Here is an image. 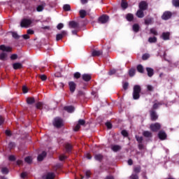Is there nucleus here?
Listing matches in <instances>:
<instances>
[{"instance_id": "1", "label": "nucleus", "mask_w": 179, "mask_h": 179, "mask_svg": "<svg viewBox=\"0 0 179 179\" xmlns=\"http://www.w3.org/2000/svg\"><path fill=\"white\" fill-rule=\"evenodd\" d=\"M1 51H3L0 53V60L6 61L8 59V53L12 51V48L9 46H6L5 45H0Z\"/></svg>"}, {"instance_id": "2", "label": "nucleus", "mask_w": 179, "mask_h": 179, "mask_svg": "<svg viewBox=\"0 0 179 179\" xmlns=\"http://www.w3.org/2000/svg\"><path fill=\"white\" fill-rule=\"evenodd\" d=\"M141 93V87L139 85H135L134 87V91H133V99L134 100H138L139 99Z\"/></svg>"}, {"instance_id": "3", "label": "nucleus", "mask_w": 179, "mask_h": 179, "mask_svg": "<svg viewBox=\"0 0 179 179\" xmlns=\"http://www.w3.org/2000/svg\"><path fill=\"white\" fill-rule=\"evenodd\" d=\"M53 125L56 128H61L64 126V121L60 117H55L53 120Z\"/></svg>"}, {"instance_id": "4", "label": "nucleus", "mask_w": 179, "mask_h": 179, "mask_svg": "<svg viewBox=\"0 0 179 179\" xmlns=\"http://www.w3.org/2000/svg\"><path fill=\"white\" fill-rule=\"evenodd\" d=\"M33 23V20L30 19H24L21 21L20 26L21 27H29Z\"/></svg>"}, {"instance_id": "5", "label": "nucleus", "mask_w": 179, "mask_h": 179, "mask_svg": "<svg viewBox=\"0 0 179 179\" xmlns=\"http://www.w3.org/2000/svg\"><path fill=\"white\" fill-rule=\"evenodd\" d=\"M160 128H162V125L159 123L152 124L150 126V129H151L152 132H157Z\"/></svg>"}, {"instance_id": "6", "label": "nucleus", "mask_w": 179, "mask_h": 179, "mask_svg": "<svg viewBox=\"0 0 179 179\" xmlns=\"http://www.w3.org/2000/svg\"><path fill=\"white\" fill-rule=\"evenodd\" d=\"M69 87L71 93H74L75 90H76V83L73 81H70L69 83Z\"/></svg>"}, {"instance_id": "7", "label": "nucleus", "mask_w": 179, "mask_h": 179, "mask_svg": "<svg viewBox=\"0 0 179 179\" xmlns=\"http://www.w3.org/2000/svg\"><path fill=\"white\" fill-rule=\"evenodd\" d=\"M86 122L83 120H79L78 124L75 127L74 131H78L79 129H80V125H85Z\"/></svg>"}, {"instance_id": "8", "label": "nucleus", "mask_w": 179, "mask_h": 179, "mask_svg": "<svg viewBox=\"0 0 179 179\" xmlns=\"http://www.w3.org/2000/svg\"><path fill=\"white\" fill-rule=\"evenodd\" d=\"M69 26L70 29H78L79 28V23L75 22V21H71L69 23Z\"/></svg>"}, {"instance_id": "9", "label": "nucleus", "mask_w": 179, "mask_h": 179, "mask_svg": "<svg viewBox=\"0 0 179 179\" xmlns=\"http://www.w3.org/2000/svg\"><path fill=\"white\" fill-rule=\"evenodd\" d=\"M47 105L44 104L43 102H38L36 104V108L37 110H43V108H47Z\"/></svg>"}, {"instance_id": "10", "label": "nucleus", "mask_w": 179, "mask_h": 179, "mask_svg": "<svg viewBox=\"0 0 179 179\" xmlns=\"http://www.w3.org/2000/svg\"><path fill=\"white\" fill-rule=\"evenodd\" d=\"M99 22L100 23L104 24L108 22V16L107 15H102L99 18Z\"/></svg>"}, {"instance_id": "11", "label": "nucleus", "mask_w": 179, "mask_h": 179, "mask_svg": "<svg viewBox=\"0 0 179 179\" xmlns=\"http://www.w3.org/2000/svg\"><path fill=\"white\" fill-rule=\"evenodd\" d=\"M139 9H141V10H146L148 9V3H146L145 1H141L139 3Z\"/></svg>"}, {"instance_id": "12", "label": "nucleus", "mask_w": 179, "mask_h": 179, "mask_svg": "<svg viewBox=\"0 0 179 179\" xmlns=\"http://www.w3.org/2000/svg\"><path fill=\"white\" fill-rule=\"evenodd\" d=\"M64 36H66V31H62L61 34H57L56 41H59V40L62 39Z\"/></svg>"}, {"instance_id": "13", "label": "nucleus", "mask_w": 179, "mask_h": 179, "mask_svg": "<svg viewBox=\"0 0 179 179\" xmlns=\"http://www.w3.org/2000/svg\"><path fill=\"white\" fill-rule=\"evenodd\" d=\"M161 38H162V40H164L165 41H166L167 40H170V32L162 33Z\"/></svg>"}, {"instance_id": "14", "label": "nucleus", "mask_w": 179, "mask_h": 179, "mask_svg": "<svg viewBox=\"0 0 179 179\" xmlns=\"http://www.w3.org/2000/svg\"><path fill=\"white\" fill-rule=\"evenodd\" d=\"M162 17L164 20H169V19H170V17H171V13L169 11H166V12L164 13Z\"/></svg>"}, {"instance_id": "15", "label": "nucleus", "mask_w": 179, "mask_h": 179, "mask_svg": "<svg viewBox=\"0 0 179 179\" xmlns=\"http://www.w3.org/2000/svg\"><path fill=\"white\" fill-rule=\"evenodd\" d=\"M27 103L29 106H31L32 104H34L36 103V99L34 97H27L26 99Z\"/></svg>"}, {"instance_id": "16", "label": "nucleus", "mask_w": 179, "mask_h": 179, "mask_svg": "<svg viewBox=\"0 0 179 179\" xmlns=\"http://www.w3.org/2000/svg\"><path fill=\"white\" fill-rule=\"evenodd\" d=\"M158 136H159V139H161V141H164V139H166V138H167V134H166V132L161 131L159 132Z\"/></svg>"}, {"instance_id": "17", "label": "nucleus", "mask_w": 179, "mask_h": 179, "mask_svg": "<svg viewBox=\"0 0 179 179\" xmlns=\"http://www.w3.org/2000/svg\"><path fill=\"white\" fill-rule=\"evenodd\" d=\"M55 178V175L54 173H48L43 177V179H54Z\"/></svg>"}, {"instance_id": "18", "label": "nucleus", "mask_w": 179, "mask_h": 179, "mask_svg": "<svg viewBox=\"0 0 179 179\" xmlns=\"http://www.w3.org/2000/svg\"><path fill=\"white\" fill-rule=\"evenodd\" d=\"M150 117L152 121H156V120H157L158 118L157 114H156V112H155L154 110L150 111Z\"/></svg>"}, {"instance_id": "19", "label": "nucleus", "mask_w": 179, "mask_h": 179, "mask_svg": "<svg viewBox=\"0 0 179 179\" xmlns=\"http://www.w3.org/2000/svg\"><path fill=\"white\" fill-rule=\"evenodd\" d=\"M103 54L102 50H94L92 52V57H100Z\"/></svg>"}, {"instance_id": "20", "label": "nucleus", "mask_w": 179, "mask_h": 179, "mask_svg": "<svg viewBox=\"0 0 179 179\" xmlns=\"http://www.w3.org/2000/svg\"><path fill=\"white\" fill-rule=\"evenodd\" d=\"M47 156V152H43L41 155L38 156V162H43L44 160V157Z\"/></svg>"}, {"instance_id": "21", "label": "nucleus", "mask_w": 179, "mask_h": 179, "mask_svg": "<svg viewBox=\"0 0 179 179\" xmlns=\"http://www.w3.org/2000/svg\"><path fill=\"white\" fill-rule=\"evenodd\" d=\"M13 69H20L22 68H23V65L22 64V63H14L13 64Z\"/></svg>"}, {"instance_id": "22", "label": "nucleus", "mask_w": 179, "mask_h": 179, "mask_svg": "<svg viewBox=\"0 0 179 179\" xmlns=\"http://www.w3.org/2000/svg\"><path fill=\"white\" fill-rule=\"evenodd\" d=\"M136 15L137 17L140 18L144 17L145 16V14H143V10H141V8L136 12Z\"/></svg>"}, {"instance_id": "23", "label": "nucleus", "mask_w": 179, "mask_h": 179, "mask_svg": "<svg viewBox=\"0 0 179 179\" xmlns=\"http://www.w3.org/2000/svg\"><path fill=\"white\" fill-rule=\"evenodd\" d=\"M146 71H147V72H148V76H149L150 78H152V76H153V74L155 73H154V71H153V69L148 67V68L146 69Z\"/></svg>"}, {"instance_id": "24", "label": "nucleus", "mask_w": 179, "mask_h": 179, "mask_svg": "<svg viewBox=\"0 0 179 179\" xmlns=\"http://www.w3.org/2000/svg\"><path fill=\"white\" fill-rule=\"evenodd\" d=\"M45 7V3H43L41 5L38 6V7L36 8L37 12H43Z\"/></svg>"}, {"instance_id": "25", "label": "nucleus", "mask_w": 179, "mask_h": 179, "mask_svg": "<svg viewBox=\"0 0 179 179\" xmlns=\"http://www.w3.org/2000/svg\"><path fill=\"white\" fill-rule=\"evenodd\" d=\"M83 79L85 82H89V80H90V79H92V76L90 74H83Z\"/></svg>"}, {"instance_id": "26", "label": "nucleus", "mask_w": 179, "mask_h": 179, "mask_svg": "<svg viewBox=\"0 0 179 179\" xmlns=\"http://www.w3.org/2000/svg\"><path fill=\"white\" fill-rule=\"evenodd\" d=\"M64 110L68 113H73V111H75V108L73 106H66L64 107Z\"/></svg>"}, {"instance_id": "27", "label": "nucleus", "mask_w": 179, "mask_h": 179, "mask_svg": "<svg viewBox=\"0 0 179 179\" xmlns=\"http://www.w3.org/2000/svg\"><path fill=\"white\" fill-rule=\"evenodd\" d=\"M111 149L113 152H118L119 150H121V146L120 145H112Z\"/></svg>"}, {"instance_id": "28", "label": "nucleus", "mask_w": 179, "mask_h": 179, "mask_svg": "<svg viewBox=\"0 0 179 179\" xmlns=\"http://www.w3.org/2000/svg\"><path fill=\"white\" fill-rule=\"evenodd\" d=\"M143 136H145V138H152V132L149 131H145L143 132Z\"/></svg>"}, {"instance_id": "29", "label": "nucleus", "mask_w": 179, "mask_h": 179, "mask_svg": "<svg viewBox=\"0 0 179 179\" xmlns=\"http://www.w3.org/2000/svg\"><path fill=\"white\" fill-rule=\"evenodd\" d=\"M126 19L128 20V22H132L134 20V15L131 13H129L126 15Z\"/></svg>"}, {"instance_id": "30", "label": "nucleus", "mask_w": 179, "mask_h": 179, "mask_svg": "<svg viewBox=\"0 0 179 179\" xmlns=\"http://www.w3.org/2000/svg\"><path fill=\"white\" fill-rule=\"evenodd\" d=\"M121 7L122 9H127L128 8V3L125 0H122Z\"/></svg>"}, {"instance_id": "31", "label": "nucleus", "mask_w": 179, "mask_h": 179, "mask_svg": "<svg viewBox=\"0 0 179 179\" xmlns=\"http://www.w3.org/2000/svg\"><path fill=\"white\" fill-rule=\"evenodd\" d=\"M24 160L25 162L28 164H31V163L33 162V158H31V157H25Z\"/></svg>"}, {"instance_id": "32", "label": "nucleus", "mask_w": 179, "mask_h": 179, "mask_svg": "<svg viewBox=\"0 0 179 179\" xmlns=\"http://www.w3.org/2000/svg\"><path fill=\"white\" fill-rule=\"evenodd\" d=\"M95 160H98L99 162L103 160V155L101 154H98L94 156Z\"/></svg>"}, {"instance_id": "33", "label": "nucleus", "mask_w": 179, "mask_h": 179, "mask_svg": "<svg viewBox=\"0 0 179 179\" xmlns=\"http://www.w3.org/2000/svg\"><path fill=\"white\" fill-rule=\"evenodd\" d=\"M87 15L86 10H80V16L82 19H83Z\"/></svg>"}, {"instance_id": "34", "label": "nucleus", "mask_w": 179, "mask_h": 179, "mask_svg": "<svg viewBox=\"0 0 179 179\" xmlns=\"http://www.w3.org/2000/svg\"><path fill=\"white\" fill-rule=\"evenodd\" d=\"M133 30L134 31H135L136 33H138V31H139V24H134L133 25Z\"/></svg>"}, {"instance_id": "35", "label": "nucleus", "mask_w": 179, "mask_h": 179, "mask_svg": "<svg viewBox=\"0 0 179 179\" xmlns=\"http://www.w3.org/2000/svg\"><path fill=\"white\" fill-rule=\"evenodd\" d=\"M137 71L138 72H139L140 73H143V66L139 64L138 66H137Z\"/></svg>"}, {"instance_id": "36", "label": "nucleus", "mask_w": 179, "mask_h": 179, "mask_svg": "<svg viewBox=\"0 0 179 179\" xmlns=\"http://www.w3.org/2000/svg\"><path fill=\"white\" fill-rule=\"evenodd\" d=\"M135 72H136V70H135V69H131L129 71V76H131V77L134 76Z\"/></svg>"}, {"instance_id": "37", "label": "nucleus", "mask_w": 179, "mask_h": 179, "mask_svg": "<svg viewBox=\"0 0 179 179\" xmlns=\"http://www.w3.org/2000/svg\"><path fill=\"white\" fill-rule=\"evenodd\" d=\"M63 9L64 10H65L66 12H68L69 10H71V6L69 4H65L63 6Z\"/></svg>"}, {"instance_id": "38", "label": "nucleus", "mask_w": 179, "mask_h": 179, "mask_svg": "<svg viewBox=\"0 0 179 179\" xmlns=\"http://www.w3.org/2000/svg\"><path fill=\"white\" fill-rule=\"evenodd\" d=\"M71 150H72V145L69 143H66V152H71Z\"/></svg>"}, {"instance_id": "39", "label": "nucleus", "mask_w": 179, "mask_h": 179, "mask_svg": "<svg viewBox=\"0 0 179 179\" xmlns=\"http://www.w3.org/2000/svg\"><path fill=\"white\" fill-rule=\"evenodd\" d=\"M152 22H153V19L148 18L145 20V24H152Z\"/></svg>"}, {"instance_id": "40", "label": "nucleus", "mask_w": 179, "mask_h": 179, "mask_svg": "<svg viewBox=\"0 0 179 179\" xmlns=\"http://www.w3.org/2000/svg\"><path fill=\"white\" fill-rule=\"evenodd\" d=\"M149 43H156L157 41V38L156 37H150L148 39Z\"/></svg>"}, {"instance_id": "41", "label": "nucleus", "mask_w": 179, "mask_h": 179, "mask_svg": "<svg viewBox=\"0 0 179 179\" xmlns=\"http://www.w3.org/2000/svg\"><path fill=\"white\" fill-rule=\"evenodd\" d=\"M172 3L173 6H176L177 8L179 6V0H172Z\"/></svg>"}, {"instance_id": "42", "label": "nucleus", "mask_w": 179, "mask_h": 179, "mask_svg": "<svg viewBox=\"0 0 179 179\" xmlns=\"http://www.w3.org/2000/svg\"><path fill=\"white\" fill-rule=\"evenodd\" d=\"M150 33L151 34H154V36H157V31L156 30V29L152 28L150 29Z\"/></svg>"}, {"instance_id": "43", "label": "nucleus", "mask_w": 179, "mask_h": 179, "mask_svg": "<svg viewBox=\"0 0 179 179\" xmlns=\"http://www.w3.org/2000/svg\"><path fill=\"white\" fill-rule=\"evenodd\" d=\"M136 139L139 142V143H142V141H143V138L142 136H136Z\"/></svg>"}, {"instance_id": "44", "label": "nucleus", "mask_w": 179, "mask_h": 179, "mask_svg": "<svg viewBox=\"0 0 179 179\" xmlns=\"http://www.w3.org/2000/svg\"><path fill=\"white\" fill-rule=\"evenodd\" d=\"M1 173L3 174H8L9 173V170H8L7 168H3L1 169Z\"/></svg>"}, {"instance_id": "45", "label": "nucleus", "mask_w": 179, "mask_h": 179, "mask_svg": "<svg viewBox=\"0 0 179 179\" xmlns=\"http://www.w3.org/2000/svg\"><path fill=\"white\" fill-rule=\"evenodd\" d=\"M64 28V24L62 23H59L57 26V29L58 30H61L62 29Z\"/></svg>"}, {"instance_id": "46", "label": "nucleus", "mask_w": 179, "mask_h": 179, "mask_svg": "<svg viewBox=\"0 0 179 179\" xmlns=\"http://www.w3.org/2000/svg\"><path fill=\"white\" fill-rule=\"evenodd\" d=\"M74 78L76 79H79V78H80V73L79 72H76L74 73Z\"/></svg>"}, {"instance_id": "47", "label": "nucleus", "mask_w": 179, "mask_h": 179, "mask_svg": "<svg viewBox=\"0 0 179 179\" xmlns=\"http://www.w3.org/2000/svg\"><path fill=\"white\" fill-rule=\"evenodd\" d=\"M22 92L24 94H26V93H27V92H29V90L27 89V87H26V85H24L22 87Z\"/></svg>"}, {"instance_id": "48", "label": "nucleus", "mask_w": 179, "mask_h": 179, "mask_svg": "<svg viewBox=\"0 0 179 179\" xmlns=\"http://www.w3.org/2000/svg\"><path fill=\"white\" fill-rule=\"evenodd\" d=\"M65 159H66V156L62 155L59 156V160L60 162H64V160H65Z\"/></svg>"}, {"instance_id": "49", "label": "nucleus", "mask_w": 179, "mask_h": 179, "mask_svg": "<svg viewBox=\"0 0 179 179\" xmlns=\"http://www.w3.org/2000/svg\"><path fill=\"white\" fill-rule=\"evenodd\" d=\"M149 57H150V55H149V54H145L143 55L142 58L145 61V60L148 59V58H149Z\"/></svg>"}, {"instance_id": "50", "label": "nucleus", "mask_w": 179, "mask_h": 179, "mask_svg": "<svg viewBox=\"0 0 179 179\" xmlns=\"http://www.w3.org/2000/svg\"><path fill=\"white\" fill-rule=\"evenodd\" d=\"M10 59H12V60L17 59V55L16 54L12 55L10 56Z\"/></svg>"}, {"instance_id": "51", "label": "nucleus", "mask_w": 179, "mask_h": 179, "mask_svg": "<svg viewBox=\"0 0 179 179\" xmlns=\"http://www.w3.org/2000/svg\"><path fill=\"white\" fill-rule=\"evenodd\" d=\"M12 36H13V38H19V35L16 32H13Z\"/></svg>"}, {"instance_id": "52", "label": "nucleus", "mask_w": 179, "mask_h": 179, "mask_svg": "<svg viewBox=\"0 0 179 179\" xmlns=\"http://www.w3.org/2000/svg\"><path fill=\"white\" fill-rule=\"evenodd\" d=\"M128 86H129V84L128 83H124L123 84V89H124V90H127V89H128Z\"/></svg>"}, {"instance_id": "53", "label": "nucleus", "mask_w": 179, "mask_h": 179, "mask_svg": "<svg viewBox=\"0 0 179 179\" xmlns=\"http://www.w3.org/2000/svg\"><path fill=\"white\" fill-rule=\"evenodd\" d=\"M40 78L41 79V80H47V76L45 75H41L40 76Z\"/></svg>"}, {"instance_id": "54", "label": "nucleus", "mask_w": 179, "mask_h": 179, "mask_svg": "<svg viewBox=\"0 0 179 179\" xmlns=\"http://www.w3.org/2000/svg\"><path fill=\"white\" fill-rule=\"evenodd\" d=\"M139 171H141V167L140 166H137L134 168V173H139Z\"/></svg>"}, {"instance_id": "55", "label": "nucleus", "mask_w": 179, "mask_h": 179, "mask_svg": "<svg viewBox=\"0 0 179 179\" xmlns=\"http://www.w3.org/2000/svg\"><path fill=\"white\" fill-rule=\"evenodd\" d=\"M159 106H162V103H155V104L153 105V108H155V109L158 108H159Z\"/></svg>"}, {"instance_id": "56", "label": "nucleus", "mask_w": 179, "mask_h": 179, "mask_svg": "<svg viewBox=\"0 0 179 179\" xmlns=\"http://www.w3.org/2000/svg\"><path fill=\"white\" fill-rule=\"evenodd\" d=\"M27 176V173L26 172H23L22 173H21L20 177L21 178H26Z\"/></svg>"}, {"instance_id": "57", "label": "nucleus", "mask_w": 179, "mask_h": 179, "mask_svg": "<svg viewBox=\"0 0 179 179\" xmlns=\"http://www.w3.org/2000/svg\"><path fill=\"white\" fill-rule=\"evenodd\" d=\"M147 89L148 90H149L150 92H152V90H153V86L148 85H147Z\"/></svg>"}, {"instance_id": "58", "label": "nucleus", "mask_w": 179, "mask_h": 179, "mask_svg": "<svg viewBox=\"0 0 179 179\" xmlns=\"http://www.w3.org/2000/svg\"><path fill=\"white\" fill-rule=\"evenodd\" d=\"M122 135H123V136H128V132L125 130H122Z\"/></svg>"}, {"instance_id": "59", "label": "nucleus", "mask_w": 179, "mask_h": 179, "mask_svg": "<svg viewBox=\"0 0 179 179\" xmlns=\"http://www.w3.org/2000/svg\"><path fill=\"white\" fill-rule=\"evenodd\" d=\"M22 37L24 40H29V38H30V36H29V34L22 35Z\"/></svg>"}, {"instance_id": "60", "label": "nucleus", "mask_w": 179, "mask_h": 179, "mask_svg": "<svg viewBox=\"0 0 179 179\" xmlns=\"http://www.w3.org/2000/svg\"><path fill=\"white\" fill-rule=\"evenodd\" d=\"M115 72H117V71L115 69H113V70H110L109 72H108V74L109 75H114V73H115Z\"/></svg>"}, {"instance_id": "61", "label": "nucleus", "mask_w": 179, "mask_h": 179, "mask_svg": "<svg viewBox=\"0 0 179 179\" xmlns=\"http://www.w3.org/2000/svg\"><path fill=\"white\" fill-rule=\"evenodd\" d=\"M3 122H5V119H3L2 116H0V125H2Z\"/></svg>"}, {"instance_id": "62", "label": "nucleus", "mask_w": 179, "mask_h": 179, "mask_svg": "<svg viewBox=\"0 0 179 179\" xmlns=\"http://www.w3.org/2000/svg\"><path fill=\"white\" fill-rule=\"evenodd\" d=\"M106 125L107 128H108V129H111V128H112L111 123H110V122H106Z\"/></svg>"}, {"instance_id": "63", "label": "nucleus", "mask_w": 179, "mask_h": 179, "mask_svg": "<svg viewBox=\"0 0 179 179\" xmlns=\"http://www.w3.org/2000/svg\"><path fill=\"white\" fill-rule=\"evenodd\" d=\"M131 179H138V175H131L130 177Z\"/></svg>"}, {"instance_id": "64", "label": "nucleus", "mask_w": 179, "mask_h": 179, "mask_svg": "<svg viewBox=\"0 0 179 179\" xmlns=\"http://www.w3.org/2000/svg\"><path fill=\"white\" fill-rule=\"evenodd\" d=\"M8 159H9V160H10V162H13V161H15V156L11 155V156H10V157H8Z\"/></svg>"}]
</instances>
